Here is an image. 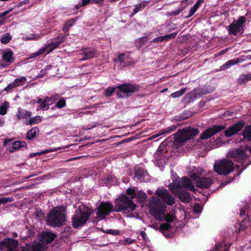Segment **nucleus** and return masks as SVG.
Instances as JSON below:
<instances>
[{"mask_svg": "<svg viewBox=\"0 0 251 251\" xmlns=\"http://www.w3.org/2000/svg\"><path fill=\"white\" fill-rule=\"evenodd\" d=\"M92 213L93 210L88 206L85 205H79L75 210L72 218L73 227L76 229L85 225Z\"/></svg>", "mask_w": 251, "mask_h": 251, "instance_id": "obj_1", "label": "nucleus"}, {"mask_svg": "<svg viewBox=\"0 0 251 251\" xmlns=\"http://www.w3.org/2000/svg\"><path fill=\"white\" fill-rule=\"evenodd\" d=\"M137 207L132 200L126 195L121 194L114 202V212H132Z\"/></svg>", "mask_w": 251, "mask_h": 251, "instance_id": "obj_2", "label": "nucleus"}, {"mask_svg": "<svg viewBox=\"0 0 251 251\" xmlns=\"http://www.w3.org/2000/svg\"><path fill=\"white\" fill-rule=\"evenodd\" d=\"M64 206H57L53 208L46 218L47 223L52 227H60L65 221Z\"/></svg>", "mask_w": 251, "mask_h": 251, "instance_id": "obj_3", "label": "nucleus"}, {"mask_svg": "<svg viewBox=\"0 0 251 251\" xmlns=\"http://www.w3.org/2000/svg\"><path fill=\"white\" fill-rule=\"evenodd\" d=\"M199 130L197 128L188 126L178 130L174 134L175 144L179 146H182L188 140L192 139L198 134Z\"/></svg>", "mask_w": 251, "mask_h": 251, "instance_id": "obj_4", "label": "nucleus"}, {"mask_svg": "<svg viewBox=\"0 0 251 251\" xmlns=\"http://www.w3.org/2000/svg\"><path fill=\"white\" fill-rule=\"evenodd\" d=\"M214 171L220 175H227L234 169L233 162L227 159L216 161L214 165Z\"/></svg>", "mask_w": 251, "mask_h": 251, "instance_id": "obj_5", "label": "nucleus"}, {"mask_svg": "<svg viewBox=\"0 0 251 251\" xmlns=\"http://www.w3.org/2000/svg\"><path fill=\"white\" fill-rule=\"evenodd\" d=\"M149 208L151 215L155 217L157 215H164L166 206L161 203L159 198L153 197L149 203Z\"/></svg>", "mask_w": 251, "mask_h": 251, "instance_id": "obj_6", "label": "nucleus"}, {"mask_svg": "<svg viewBox=\"0 0 251 251\" xmlns=\"http://www.w3.org/2000/svg\"><path fill=\"white\" fill-rule=\"evenodd\" d=\"M247 19L245 16H241L237 20H234L228 26L229 34L237 35L238 33L242 34L244 31V27Z\"/></svg>", "mask_w": 251, "mask_h": 251, "instance_id": "obj_7", "label": "nucleus"}, {"mask_svg": "<svg viewBox=\"0 0 251 251\" xmlns=\"http://www.w3.org/2000/svg\"><path fill=\"white\" fill-rule=\"evenodd\" d=\"M114 205L110 201L101 202L98 207L96 215L98 220H104L111 212H114Z\"/></svg>", "mask_w": 251, "mask_h": 251, "instance_id": "obj_8", "label": "nucleus"}, {"mask_svg": "<svg viewBox=\"0 0 251 251\" xmlns=\"http://www.w3.org/2000/svg\"><path fill=\"white\" fill-rule=\"evenodd\" d=\"M19 245L17 240L11 238H5L0 242V251H16Z\"/></svg>", "mask_w": 251, "mask_h": 251, "instance_id": "obj_9", "label": "nucleus"}, {"mask_svg": "<svg viewBox=\"0 0 251 251\" xmlns=\"http://www.w3.org/2000/svg\"><path fill=\"white\" fill-rule=\"evenodd\" d=\"M226 128V126L223 125H214L212 127L208 128L203 132L198 140L199 142L200 140L207 139L214 136L216 133L221 131Z\"/></svg>", "mask_w": 251, "mask_h": 251, "instance_id": "obj_10", "label": "nucleus"}, {"mask_svg": "<svg viewBox=\"0 0 251 251\" xmlns=\"http://www.w3.org/2000/svg\"><path fill=\"white\" fill-rule=\"evenodd\" d=\"M155 194L168 205H173L175 203V198L170 194L166 189H157L155 191Z\"/></svg>", "mask_w": 251, "mask_h": 251, "instance_id": "obj_11", "label": "nucleus"}, {"mask_svg": "<svg viewBox=\"0 0 251 251\" xmlns=\"http://www.w3.org/2000/svg\"><path fill=\"white\" fill-rule=\"evenodd\" d=\"M191 177L197 182V186L201 189L208 188L212 184L213 179L209 177H201L193 174Z\"/></svg>", "mask_w": 251, "mask_h": 251, "instance_id": "obj_12", "label": "nucleus"}, {"mask_svg": "<svg viewBox=\"0 0 251 251\" xmlns=\"http://www.w3.org/2000/svg\"><path fill=\"white\" fill-rule=\"evenodd\" d=\"M117 88L126 93L127 97H129L133 93L138 91L140 89V86L137 84L126 83L118 86Z\"/></svg>", "mask_w": 251, "mask_h": 251, "instance_id": "obj_13", "label": "nucleus"}, {"mask_svg": "<svg viewBox=\"0 0 251 251\" xmlns=\"http://www.w3.org/2000/svg\"><path fill=\"white\" fill-rule=\"evenodd\" d=\"M12 140V139H6L3 143L5 147L9 146L8 151L10 152L17 151L22 147H26L27 144L24 141H16L11 143Z\"/></svg>", "mask_w": 251, "mask_h": 251, "instance_id": "obj_14", "label": "nucleus"}, {"mask_svg": "<svg viewBox=\"0 0 251 251\" xmlns=\"http://www.w3.org/2000/svg\"><path fill=\"white\" fill-rule=\"evenodd\" d=\"M245 125V122L244 121L242 120L236 122L224 131L225 136L230 137L238 133L244 127Z\"/></svg>", "mask_w": 251, "mask_h": 251, "instance_id": "obj_15", "label": "nucleus"}, {"mask_svg": "<svg viewBox=\"0 0 251 251\" xmlns=\"http://www.w3.org/2000/svg\"><path fill=\"white\" fill-rule=\"evenodd\" d=\"M174 191V194L181 202L186 203L192 201V198L189 193L181 189H177Z\"/></svg>", "mask_w": 251, "mask_h": 251, "instance_id": "obj_16", "label": "nucleus"}, {"mask_svg": "<svg viewBox=\"0 0 251 251\" xmlns=\"http://www.w3.org/2000/svg\"><path fill=\"white\" fill-rule=\"evenodd\" d=\"M80 54L83 56L81 59L82 60H86L95 57L96 54V50L90 48H83L81 50Z\"/></svg>", "mask_w": 251, "mask_h": 251, "instance_id": "obj_17", "label": "nucleus"}, {"mask_svg": "<svg viewBox=\"0 0 251 251\" xmlns=\"http://www.w3.org/2000/svg\"><path fill=\"white\" fill-rule=\"evenodd\" d=\"M241 135L243 138L240 139L239 142H251V124L245 127Z\"/></svg>", "mask_w": 251, "mask_h": 251, "instance_id": "obj_18", "label": "nucleus"}, {"mask_svg": "<svg viewBox=\"0 0 251 251\" xmlns=\"http://www.w3.org/2000/svg\"><path fill=\"white\" fill-rule=\"evenodd\" d=\"M228 155L231 158H240L241 163H242L243 160L246 158L244 151L240 149H236L235 150L230 151L228 153Z\"/></svg>", "mask_w": 251, "mask_h": 251, "instance_id": "obj_19", "label": "nucleus"}, {"mask_svg": "<svg viewBox=\"0 0 251 251\" xmlns=\"http://www.w3.org/2000/svg\"><path fill=\"white\" fill-rule=\"evenodd\" d=\"M56 237V235L51 232L44 231L41 234L42 241L47 244L52 242Z\"/></svg>", "mask_w": 251, "mask_h": 251, "instance_id": "obj_20", "label": "nucleus"}, {"mask_svg": "<svg viewBox=\"0 0 251 251\" xmlns=\"http://www.w3.org/2000/svg\"><path fill=\"white\" fill-rule=\"evenodd\" d=\"M181 187L182 188L189 189L195 192L196 189L190 179L187 176H183L181 178Z\"/></svg>", "mask_w": 251, "mask_h": 251, "instance_id": "obj_21", "label": "nucleus"}, {"mask_svg": "<svg viewBox=\"0 0 251 251\" xmlns=\"http://www.w3.org/2000/svg\"><path fill=\"white\" fill-rule=\"evenodd\" d=\"M31 115V112L25 109H23L21 107H19L18 108V112L16 116L19 121L24 119H27V118H30Z\"/></svg>", "mask_w": 251, "mask_h": 251, "instance_id": "obj_22", "label": "nucleus"}, {"mask_svg": "<svg viewBox=\"0 0 251 251\" xmlns=\"http://www.w3.org/2000/svg\"><path fill=\"white\" fill-rule=\"evenodd\" d=\"M248 165H246V166H244V164H243L242 165V169H241V170L237 171V174L236 175H235L234 176H233L232 177L229 178L224 183H221L219 187V188H222L223 187L225 186L226 185V184H228L229 183H231L232 181H233L235 179L236 176H239L241 175L242 172L247 168Z\"/></svg>", "mask_w": 251, "mask_h": 251, "instance_id": "obj_23", "label": "nucleus"}, {"mask_svg": "<svg viewBox=\"0 0 251 251\" xmlns=\"http://www.w3.org/2000/svg\"><path fill=\"white\" fill-rule=\"evenodd\" d=\"M211 91L210 90H207L205 88H196L192 92V95H193L195 97H201L202 95H206L207 94L210 93Z\"/></svg>", "mask_w": 251, "mask_h": 251, "instance_id": "obj_24", "label": "nucleus"}, {"mask_svg": "<svg viewBox=\"0 0 251 251\" xmlns=\"http://www.w3.org/2000/svg\"><path fill=\"white\" fill-rule=\"evenodd\" d=\"M39 132V130L37 127H32L26 133V138L31 140L33 139Z\"/></svg>", "mask_w": 251, "mask_h": 251, "instance_id": "obj_25", "label": "nucleus"}, {"mask_svg": "<svg viewBox=\"0 0 251 251\" xmlns=\"http://www.w3.org/2000/svg\"><path fill=\"white\" fill-rule=\"evenodd\" d=\"M59 46L55 42H51L49 43L48 45H45L43 48L45 49V51H47V53H49L51 52L54 49L59 48Z\"/></svg>", "mask_w": 251, "mask_h": 251, "instance_id": "obj_26", "label": "nucleus"}, {"mask_svg": "<svg viewBox=\"0 0 251 251\" xmlns=\"http://www.w3.org/2000/svg\"><path fill=\"white\" fill-rule=\"evenodd\" d=\"M78 19V17H75L74 18L71 19L66 22L63 27V30L65 32H67L70 27L73 26Z\"/></svg>", "mask_w": 251, "mask_h": 251, "instance_id": "obj_27", "label": "nucleus"}, {"mask_svg": "<svg viewBox=\"0 0 251 251\" xmlns=\"http://www.w3.org/2000/svg\"><path fill=\"white\" fill-rule=\"evenodd\" d=\"M13 55V51L11 49H9L8 50H7L3 53L2 55V58L6 62L11 63L13 62V60L12 61Z\"/></svg>", "mask_w": 251, "mask_h": 251, "instance_id": "obj_28", "label": "nucleus"}, {"mask_svg": "<svg viewBox=\"0 0 251 251\" xmlns=\"http://www.w3.org/2000/svg\"><path fill=\"white\" fill-rule=\"evenodd\" d=\"M241 62L240 59H233L228 60L226 63H225L223 66V69H226L230 67L231 66L237 64Z\"/></svg>", "mask_w": 251, "mask_h": 251, "instance_id": "obj_29", "label": "nucleus"}, {"mask_svg": "<svg viewBox=\"0 0 251 251\" xmlns=\"http://www.w3.org/2000/svg\"><path fill=\"white\" fill-rule=\"evenodd\" d=\"M126 57L125 54L120 53L118 55L116 59H115V61L119 62L120 64L123 65L124 66H128L130 64L128 62H126Z\"/></svg>", "mask_w": 251, "mask_h": 251, "instance_id": "obj_30", "label": "nucleus"}, {"mask_svg": "<svg viewBox=\"0 0 251 251\" xmlns=\"http://www.w3.org/2000/svg\"><path fill=\"white\" fill-rule=\"evenodd\" d=\"M146 6V3L143 2L140 3L135 5V8L133 10L132 13L130 14V17H133L135 14L139 11L143 10Z\"/></svg>", "mask_w": 251, "mask_h": 251, "instance_id": "obj_31", "label": "nucleus"}, {"mask_svg": "<svg viewBox=\"0 0 251 251\" xmlns=\"http://www.w3.org/2000/svg\"><path fill=\"white\" fill-rule=\"evenodd\" d=\"M42 121V118L39 116H37L33 118H31L30 120L28 121H26L25 123V125H32L34 124H38L41 122Z\"/></svg>", "mask_w": 251, "mask_h": 251, "instance_id": "obj_32", "label": "nucleus"}, {"mask_svg": "<svg viewBox=\"0 0 251 251\" xmlns=\"http://www.w3.org/2000/svg\"><path fill=\"white\" fill-rule=\"evenodd\" d=\"M229 246H227L226 244L222 243L217 244L214 250L211 251H227Z\"/></svg>", "mask_w": 251, "mask_h": 251, "instance_id": "obj_33", "label": "nucleus"}, {"mask_svg": "<svg viewBox=\"0 0 251 251\" xmlns=\"http://www.w3.org/2000/svg\"><path fill=\"white\" fill-rule=\"evenodd\" d=\"M164 219L167 223H172L176 219V216L175 214L172 213H167L166 214H164Z\"/></svg>", "mask_w": 251, "mask_h": 251, "instance_id": "obj_34", "label": "nucleus"}, {"mask_svg": "<svg viewBox=\"0 0 251 251\" xmlns=\"http://www.w3.org/2000/svg\"><path fill=\"white\" fill-rule=\"evenodd\" d=\"M146 174V171L141 167H139L135 170L134 175L136 177L141 178Z\"/></svg>", "mask_w": 251, "mask_h": 251, "instance_id": "obj_35", "label": "nucleus"}, {"mask_svg": "<svg viewBox=\"0 0 251 251\" xmlns=\"http://www.w3.org/2000/svg\"><path fill=\"white\" fill-rule=\"evenodd\" d=\"M51 104L52 102H49L48 98H46L42 101L39 107L43 110H48L49 109V105Z\"/></svg>", "mask_w": 251, "mask_h": 251, "instance_id": "obj_36", "label": "nucleus"}, {"mask_svg": "<svg viewBox=\"0 0 251 251\" xmlns=\"http://www.w3.org/2000/svg\"><path fill=\"white\" fill-rule=\"evenodd\" d=\"M12 36L9 33L4 34L2 36L0 42L2 44H7L11 40Z\"/></svg>", "mask_w": 251, "mask_h": 251, "instance_id": "obj_37", "label": "nucleus"}, {"mask_svg": "<svg viewBox=\"0 0 251 251\" xmlns=\"http://www.w3.org/2000/svg\"><path fill=\"white\" fill-rule=\"evenodd\" d=\"M46 248L41 243H37L32 246V251H45Z\"/></svg>", "mask_w": 251, "mask_h": 251, "instance_id": "obj_38", "label": "nucleus"}, {"mask_svg": "<svg viewBox=\"0 0 251 251\" xmlns=\"http://www.w3.org/2000/svg\"><path fill=\"white\" fill-rule=\"evenodd\" d=\"M176 128L177 126L176 125H172L165 129H163L161 133H159L160 135H162L163 134H169L175 131Z\"/></svg>", "mask_w": 251, "mask_h": 251, "instance_id": "obj_39", "label": "nucleus"}, {"mask_svg": "<svg viewBox=\"0 0 251 251\" xmlns=\"http://www.w3.org/2000/svg\"><path fill=\"white\" fill-rule=\"evenodd\" d=\"M135 187L133 188H128L126 191V194L129 196H130V199L132 200L133 199L136 198V193L135 191Z\"/></svg>", "mask_w": 251, "mask_h": 251, "instance_id": "obj_40", "label": "nucleus"}, {"mask_svg": "<svg viewBox=\"0 0 251 251\" xmlns=\"http://www.w3.org/2000/svg\"><path fill=\"white\" fill-rule=\"evenodd\" d=\"M177 32H173L171 34L165 35L162 36L163 41L165 42L168 41L171 39H174L177 35Z\"/></svg>", "mask_w": 251, "mask_h": 251, "instance_id": "obj_41", "label": "nucleus"}, {"mask_svg": "<svg viewBox=\"0 0 251 251\" xmlns=\"http://www.w3.org/2000/svg\"><path fill=\"white\" fill-rule=\"evenodd\" d=\"M116 88L113 87H108L104 92V95L106 97L111 96L115 92Z\"/></svg>", "mask_w": 251, "mask_h": 251, "instance_id": "obj_42", "label": "nucleus"}, {"mask_svg": "<svg viewBox=\"0 0 251 251\" xmlns=\"http://www.w3.org/2000/svg\"><path fill=\"white\" fill-rule=\"evenodd\" d=\"M26 80V78L25 76H21L19 78L15 79L13 81V83L16 85V87L20 85H23Z\"/></svg>", "mask_w": 251, "mask_h": 251, "instance_id": "obj_43", "label": "nucleus"}, {"mask_svg": "<svg viewBox=\"0 0 251 251\" xmlns=\"http://www.w3.org/2000/svg\"><path fill=\"white\" fill-rule=\"evenodd\" d=\"M147 42V37L146 36L142 37L138 39L136 42V46L137 48H141Z\"/></svg>", "mask_w": 251, "mask_h": 251, "instance_id": "obj_44", "label": "nucleus"}, {"mask_svg": "<svg viewBox=\"0 0 251 251\" xmlns=\"http://www.w3.org/2000/svg\"><path fill=\"white\" fill-rule=\"evenodd\" d=\"M56 150H57V149L46 150L43 151L41 152H36V153H33L32 154H31L30 156L32 157L36 156L37 155H43V154H46L47 153H49V152H50L52 151H56Z\"/></svg>", "mask_w": 251, "mask_h": 251, "instance_id": "obj_45", "label": "nucleus"}, {"mask_svg": "<svg viewBox=\"0 0 251 251\" xmlns=\"http://www.w3.org/2000/svg\"><path fill=\"white\" fill-rule=\"evenodd\" d=\"M41 38L40 34H31L30 35H26L24 39L26 40H38Z\"/></svg>", "mask_w": 251, "mask_h": 251, "instance_id": "obj_46", "label": "nucleus"}, {"mask_svg": "<svg viewBox=\"0 0 251 251\" xmlns=\"http://www.w3.org/2000/svg\"><path fill=\"white\" fill-rule=\"evenodd\" d=\"M186 92L185 88L181 89V90L175 92L171 94V96L174 98H176L182 96Z\"/></svg>", "mask_w": 251, "mask_h": 251, "instance_id": "obj_47", "label": "nucleus"}, {"mask_svg": "<svg viewBox=\"0 0 251 251\" xmlns=\"http://www.w3.org/2000/svg\"><path fill=\"white\" fill-rule=\"evenodd\" d=\"M173 185V188L170 189L171 191H172L174 193V191L177 189H181L182 188L181 187V182H180V180H178V181H176L172 183Z\"/></svg>", "mask_w": 251, "mask_h": 251, "instance_id": "obj_48", "label": "nucleus"}, {"mask_svg": "<svg viewBox=\"0 0 251 251\" xmlns=\"http://www.w3.org/2000/svg\"><path fill=\"white\" fill-rule=\"evenodd\" d=\"M171 227L170 224L166 223L161 224L159 227V230L160 232L163 233V231L167 230Z\"/></svg>", "mask_w": 251, "mask_h": 251, "instance_id": "obj_49", "label": "nucleus"}, {"mask_svg": "<svg viewBox=\"0 0 251 251\" xmlns=\"http://www.w3.org/2000/svg\"><path fill=\"white\" fill-rule=\"evenodd\" d=\"M66 39L67 37L65 35L59 34L56 38L55 40L58 45L60 46L61 43H63L66 40Z\"/></svg>", "mask_w": 251, "mask_h": 251, "instance_id": "obj_50", "label": "nucleus"}, {"mask_svg": "<svg viewBox=\"0 0 251 251\" xmlns=\"http://www.w3.org/2000/svg\"><path fill=\"white\" fill-rule=\"evenodd\" d=\"M66 106V100L62 98L55 104V107L58 108H62Z\"/></svg>", "mask_w": 251, "mask_h": 251, "instance_id": "obj_51", "label": "nucleus"}, {"mask_svg": "<svg viewBox=\"0 0 251 251\" xmlns=\"http://www.w3.org/2000/svg\"><path fill=\"white\" fill-rule=\"evenodd\" d=\"M0 200L1 202V204H6L8 202H11L14 201V198L13 197H1L0 198Z\"/></svg>", "mask_w": 251, "mask_h": 251, "instance_id": "obj_52", "label": "nucleus"}, {"mask_svg": "<svg viewBox=\"0 0 251 251\" xmlns=\"http://www.w3.org/2000/svg\"><path fill=\"white\" fill-rule=\"evenodd\" d=\"M199 7L194 4V5L190 9L188 15L186 17L187 18H189L192 16L197 11Z\"/></svg>", "mask_w": 251, "mask_h": 251, "instance_id": "obj_53", "label": "nucleus"}, {"mask_svg": "<svg viewBox=\"0 0 251 251\" xmlns=\"http://www.w3.org/2000/svg\"><path fill=\"white\" fill-rule=\"evenodd\" d=\"M45 49L43 48L39 50L36 52H34L30 55V58H34L42 54L44 52H45Z\"/></svg>", "mask_w": 251, "mask_h": 251, "instance_id": "obj_54", "label": "nucleus"}, {"mask_svg": "<svg viewBox=\"0 0 251 251\" xmlns=\"http://www.w3.org/2000/svg\"><path fill=\"white\" fill-rule=\"evenodd\" d=\"M137 198L139 200V201H144L147 198V195L145 192L139 191L137 194Z\"/></svg>", "mask_w": 251, "mask_h": 251, "instance_id": "obj_55", "label": "nucleus"}, {"mask_svg": "<svg viewBox=\"0 0 251 251\" xmlns=\"http://www.w3.org/2000/svg\"><path fill=\"white\" fill-rule=\"evenodd\" d=\"M191 116H192L191 113H190L189 112H186L183 113L180 116V118L181 119V120H186V119L189 118V117H190Z\"/></svg>", "mask_w": 251, "mask_h": 251, "instance_id": "obj_56", "label": "nucleus"}, {"mask_svg": "<svg viewBox=\"0 0 251 251\" xmlns=\"http://www.w3.org/2000/svg\"><path fill=\"white\" fill-rule=\"evenodd\" d=\"M17 87L16 85L13 83V82L9 84L5 88L4 91L7 92H9L10 91L13 90V89Z\"/></svg>", "mask_w": 251, "mask_h": 251, "instance_id": "obj_57", "label": "nucleus"}, {"mask_svg": "<svg viewBox=\"0 0 251 251\" xmlns=\"http://www.w3.org/2000/svg\"><path fill=\"white\" fill-rule=\"evenodd\" d=\"M201 211V207L199 203L195 204L193 207V211L195 213H199Z\"/></svg>", "mask_w": 251, "mask_h": 251, "instance_id": "obj_58", "label": "nucleus"}, {"mask_svg": "<svg viewBox=\"0 0 251 251\" xmlns=\"http://www.w3.org/2000/svg\"><path fill=\"white\" fill-rule=\"evenodd\" d=\"M245 221H243L240 224V226L239 227V231H243L246 230L248 226L246 225L245 224Z\"/></svg>", "mask_w": 251, "mask_h": 251, "instance_id": "obj_59", "label": "nucleus"}, {"mask_svg": "<svg viewBox=\"0 0 251 251\" xmlns=\"http://www.w3.org/2000/svg\"><path fill=\"white\" fill-rule=\"evenodd\" d=\"M7 107L5 106L2 105L0 106V114L1 115H5L7 113Z\"/></svg>", "mask_w": 251, "mask_h": 251, "instance_id": "obj_60", "label": "nucleus"}, {"mask_svg": "<svg viewBox=\"0 0 251 251\" xmlns=\"http://www.w3.org/2000/svg\"><path fill=\"white\" fill-rule=\"evenodd\" d=\"M106 233L113 235H117L119 234L120 231L118 230L108 229L106 231Z\"/></svg>", "mask_w": 251, "mask_h": 251, "instance_id": "obj_61", "label": "nucleus"}, {"mask_svg": "<svg viewBox=\"0 0 251 251\" xmlns=\"http://www.w3.org/2000/svg\"><path fill=\"white\" fill-rule=\"evenodd\" d=\"M47 98H48V100L49 102L51 101L50 102L53 103V101L56 100L58 98H59V96L58 95H56L55 96H53L50 97H46Z\"/></svg>", "mask_w": 251, "mask_h": 251, "instance_id": "obj_62", "label": "nucleus"}, {"mask_svg": "<svg viewBox=\"0 0 251 251\" xmlns=\"http://www.w3.org/2000/svg\"><path fill=\"white\" fill-rule=\"evenodd\" d=\"M135 242V240L131 238H126L124 240V243L125 244L130 245Z\"/></svg>", "mask_w": 251, "mask_h": 251, "instance_id": "obj_63", "label": "nucleus"}, {"mask_svg": "<svg viewBox=\"0 0 251 251\" xmlns=\"http://www.w3.org/2000/svg\"><path fill=\"white\" fill-rule=\"evenodd\" d=\"M250 80H251V75H248L243 76V78L242 81L243 83H245Z\"/></svg>", "mask_w": 251, "mask_h": 251, "instance_id": "obj_64", "label": "nucleus"}]
</instances>
